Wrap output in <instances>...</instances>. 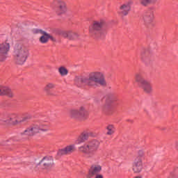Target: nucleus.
Listing matches in <instances>:
<instances>
[{"label":"nucleus","instance_id":"16","mask_svg":"<svg viewBox=\"0 0 178 178\" xmlns=\"http://www.w3.org/2000/svg\"><path fill=\"white\" fill-rule=\"evenodd\" d=\"M102 170V168L99 165H93L90 167L88 171V177L91 178L93 176H96L97 175H99V172Z\"/></svg>","mask_w":178,"mask_h":178},{"label":"nucleus","instance_id":"20","mask_svg":"<svg viewBox=\"0 0 178 178\" xmlns=\"http://www.w3.org/2000/svg\"><path fill=\"white\" fill-rule=\"evenodd\" d=\"M63 36L64 38H68V40H76L79 38V35L73 31L64 32Z\"/></svg>","mask_w":178,"mask_h":178},{"label":"nucleus","instance_id":"19","mask_svg":"<svg viewBox=\"0 0 178 178\" xmlns=\"http://www.w3.org/2000/svg\"><path fill=\"white\" fill-rule=\"evenodd\" d=\"M55 87H56V85H55V83H49L45 85V86L43 88V91L47 95L52 97V96L55 95V94H54V92H52V90H54V88H55Z\"/></svg>","mask_w":178,"mask_h":178},{"label":"nucleus","instance_id":"15","mask_svg":"<svg viewBox=\"0 0 178 178\" xmlns=\"http://www.w3.org/2000/svg\"><path fill=\"white\" fill-rule=\"evenodd\" d=\"M143 169V161H140L138 160H134L132 163V170L134 173H141Z\"/></svg>","mask_w":178,"mask_h":178},{"label":"nucleus","instance_id":"27","mask_svg":"<svg viewBox=\"0 0 178 178\" xmlns=\"http://www.w3.org/2000/svg\"><path fill=\"white\" fill-rule=\"evenodd\" d=\"M170 177L176 178L178 177V167H175L173 170L170 172Z\"/></svg>","mask_w":178,"mask_h":178},{"label":"nucleus","instance_id":"21","mask_svg":"<svg viewBox=\"0 0 178 178\" xmlns=\"http://www.w3.org/2000/svg\"><path fill=\"white\" fill-rule=\"evenodd\" d=\"M0 95H8V97H13L12 90L6 86H0Z\"/></svg>","mask_w":178,"mask_h":178},{"label":"nucleus","instance_id":"2","mask_svg":"<svg viewBox=\"0 0 178 178\" xmlns=\"http://www.w3.org/2000/svg\"><path fill=\"white\" fill-rule=\"evenodd\" d=\"M19 115L18 114H10L8 115H1L0 117V126L2 127H9V126H17L23 122H27L29 119L33 118L31 114L26 113L22 117V120H19Z\"/></svg>","mask_w":178,"mask_h":178},{"label":"nucleus","instance_id":"28","mask_svg":"<svg viewBox=\"0 0 178 178\" xmlns=\"http://www.w3.org/2000/svg\"><path fill=\"white\" fill-rule=\"evenodd\" d=\"M33 33L34 34H42V33H45V31H42L41 29H35Z\"/></svg>","mask_w":178,"mask_h":178},{"label":"nucleus","instance_id":"9","mask_svg":"<svg viewBox=\"0 0 178 178\" xmlns=\"http://www.w3.org/2000/svg\"><path fill=\"white\" fill-rule=\"evenodd\" d=\"M53 9H54L56 15H64L67 12V6L66 2L62 0H54L51 4Z\"/></svg>","mask_w":178,"mask_h":178},{"label":"nucleus","instance_id":"22","mask_svg":"<svg viewBox=\"0 0 178 178\" xmlns=\"http://www.w3.org/2000/svg\"><path fill=\"white\" fill-rule=\"evenodd\" d=\"M134 159L143 162L145 159V150H138Z\"/></svg>","mask_w":178,"mask_h":178},{"label":"nucleus","instance_id":"11","mask_svg":"<svg viewBox=\"0 0 178 178\" xmlns=\"http://www.w3.org/2000/svg\"><path fill=\"white\" fill-rule=\"evenodd\" d=\"M154 19H155V17L154 15V10H152V9L151 8L146 10L143 14V21L146 26H149V24H152Z\"/></svg>","mask_w":178,"mask_h":178},{"label":"nucleus","instance_id":"7","mask_svg":"<svg viewBox=\"0 0 178 178\" xmlns=\"http://www.w3.org/2000/svg\"><path fill=\"white\" fill-rule=\"evenodd\" d=\"M135 82L138 83L139 88L143 90L145 94H152L154 89H152V84L151 81L144 79L143 74L136 73L135 74Z\"/></svg>","mask_w":178,"mask_h":178},{"label":"nucleus","instance_id":"6","mask_svg":"<svg viewBox=\"0 0 178 178\" xmlns=\"http://www.w3.org/2000/svg\"><path fill=\"white\" fill-rule=\"evenodd\" d=\"M99 148V141L93 140L88 143L84 144L78 147L79 152L85 154L87 158L92 159L95 158L97 151Z\"/></svg>","mask_w":178,"mask_h":178},{"label":"nucleus","instance_id":"26","mask_svg":"<svg viewBox=\"0 0 178 178\" xmlns=\"http://www.w3.org/2000/svg\"><path fill=\"white\" fill-rule=\"evenodd\" d=\"M156 0H141L140 3L143 6H148V5H151L152 3H155Z\"/></svg>","mask_w":178,"mask_h":178},{"label":"nucleus","instance_id":"17","mask_svg":"<svg viewBox=\"0 0 178 178\" xmlns=\"http://www.w3.org/2000/svg\"><path fill=\"white\" fill-rule=\"evenodd\" d=\"M89 137H90V132L87 131H84L78 136V138L75 140V144L78 145L80 144H83V143H85V141H87V140H88Z\"/></svg>","mask_w":178,"mask_h":178},{"label":"nucleus","instance_id":"14","mask_svg":"<svg viewBox=\"0 0 178 178\" xmlns=\"http://www.w3.org/2000/svg\"><path fill=\"white\" fill-rule=\"evenodd\" d=\"M42 169H51L54 166V159L52 157H44L40 163Z\"/></svg>","mask_w":178,"mask_h":178},{"label":"nucleus","instance_id":"25","mask_svg":"<svg viewBox=\"0 0 178 178\" xmlns=\"http://www.w3.org/2000/svg\"><path fill=\"white\" fill-rule=\"evenodd\" d=\"M106 130H107L106 134L108 136H112V134L115 133V127L112 124H110L106 127Z\"/></svg>","mask_w":178,"mask_h":178},{"label":"nucleus","instance_id":"5","mask_svg":"<svg viewBox=\"0 0 178 178\" xmlns=\"http://www.w3.org/2000/svg\"><path fill=\"white\" fill-rule=\"evenodd\" d=\"M106 22L104 19H99L94 21L89 26V34L94 38H99V37H105L106 31L104 29Z\"/></svg>","mask_w":178,"mask_h":178},{"label":"nucleus","instance_id":"31","mask_svg":"<svg viewBox=\"0 0 178 178\" xmlns=\"http://www.w3.org/2000/svg\"><path fill=\"white\" fill-rule=\"evenodd\" d=\"M141 59H143V54H141Z\"/></svg>","mask_w":178,"mask_h":178},{"label":"nucleus","instance_id":"18","mask_svg":"<svg viewBox=\"0 0 178 178\" xmlns=\"http://www.w3.org/2000/svg\"><path fill=\"white\" fill-rule=\"evenodd\" d=\"M76 149V147H74V145H70L67 147H65L63 149H60L58 152V155H69V154H72V152H74V150Z\"/></svg>","mask_w":178,"mask_h":178},{"label":"nucleus","instance_id":"30","mask_svg":"<svg viewBox=\"0 0 178 178\" xmlns=\"http://www.w3.org/2000/svg\"><path fill=\"white\" fill-rule=\"evenodd\" d=\"M95 178H104V176L102 175L99 174L95 176Z\"/></svg>","mask_w":178,"mask_h":178},{"label":"nucleus","instance_id":"1","mask_svg":"<svg viewBox=\"0 0 178 178\" xmlns=\"http://www.w3.org/2000/svg\"><path fill=\"white\" fill-rule=\"evenodd\" d=\"M74 84L77 87H83L88 86V87H97L98 84L105 87L106 86V80H105V74L102 72H92L88 74V78L85 76H76L74 79Z\"/></svg>","mask_w":178,"mask_h":178},{"label":"nucleus","instance_id":"12","mask_svg":"<svg viewBox=\"0 0 178 178\" xmlns=\"http://www.w3.org/2000/svg\"><path fill=\"white\" fill-rule=\"evenodd\" d=\"M131 5H133V1L131 0L124 3L120 7L119 14L121 15V16H127L130 10H131Z\"/></svg>","mask_w":178,"mask_h":178},{"label":"nucleus","instance_id":"24","mask_svg":"<svg viewBox=\"0 0 178 178\" xmlns=\"http://www.w3.org/2000/svg\"><path fill=\"white\" fill-rule=\"evenodd\" d=\"M58 72L60 74V76H67L69 71L65 67H60L58 68Z\"/></svg>","mask_w":178,"mask_h":178},{"label":"nucleus","instance_id":"13","mask_svg":"<svg viewBox=\"0 0 178 178\" xmlns=\"http://www.w3.org/2000/svg\"><path fill=\"white\" fill-rule=\"evenodd\" d=\"M116 102H118V97H107L106 99V104L102 108L103 112H105L106 115H109V113L108 112V108H109L110 106H116V105H118Z\"/></svg>","mask_w":178,"mask_h":178},{"label":"nucleus","instance_id":"10","mask_svg":"<svg viewBox=\"0 0 178 178\" xmlns=\"http://www.w3.org/2000/svg\"><path fill=\"white\" fill-rule=\"evenodd\" d=\"M10 51V43L3 42L0 43V62H5Z\"/></svg>","mask_w":178,"mask_h":178},{"label":"nucleus","instance_id":"23","mask_svg":"<svg viewBox=\"0 0 178 178\" xmlns=\"http://www.w3.org/2000/svg\"><path fill=\"white\" fill-rule=\"evenodd\" d=\"M49 34L47 32H42V35L40 38L39 40L41 44H47L49 40Z\"/></svg>","mask_w":178,"mask_h":178},{"label":"nucleus","instance_id":"8","mask_svg":"<svg viewBox=\"0 0 178 178\" xmlns=\"http://www.w3.org/2000/svg\"><path fill=\"white\" fill-rule=\"evenodd\" d=\"M68 116L74 120H84L88 118V111L82 106L79 109L72 108L69 110Z\"/></svg>","mask_w":178,"mask_h":178},{"label":"nucleus","instance_id":"3","mask_svg":"<svg viewBox=\"0 0 178 178\" xmlns=\"http://www.w3.org/2000/svg\"><path fill=\"white\" fill-rule=\"evenodd\" d=\"M49 127L50 124L47 121L36 122L26 128L21 134L27 137H33V136H35V134H38L39 133L49 131Z\"/></svg>","mask_w":178,"mask_h":178},{"label":"nucleus","instance_id":"29","mask_svg":"<svg viewBox=\"0 0 178 178\" xmlns=\"http://www.w3.org/2000/svg\"><path fill=\"white\" fill-rule=\"evenodd\" d=\"M49 38L54 42H55V41H56V39L54 37H53L52 35H49Z\"/></svg>","mask_w":178,"mask_h":178},{"label":"nucleus","instance_id":"4","mask_svg":"<svg viewBox=\"0 0 178 178\" xmlns=\"http://www.w3.org/2000/svg\"><path fill=\"white\" fill-rule=\"evenodd\" d=\"M30 55V51L27 47L22 43L16 44L14 47L13 58L14 62L17 65H24Z\"/></svg>","mask_w":178,"mask_h":178}]
</instances>
